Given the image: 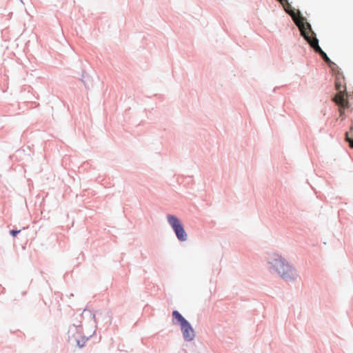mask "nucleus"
Listing matches in <instances>:
<instances>
[{
    "instance_id": "obj_1",
    "label": "nucleus",
    "mask_w": 353,
    "mask_h": 353,
    "mask_svg": "<svg viewBox=\"0 0 353 353\" xmlns=\"http://www.w3.org/2000/svg\"><path fill=\"white\" fill-rule=\"evenodd\" d=\"M288 13L292 17L295 23L301 31V35L308 42L310 46L315 50V52L320 54L323 59L327 64H330L332 61L327 56L326 53L324 52L319 46V41L316 37L315 33L312 31L310 24L306 22L305 19L301 16L296 18L294 12L290 11Z\"/></svg>"
},
{
    "instance_id": "obj_5",
    "label": "nucleus",
    "mask_w": 353,
    "mask_h": 353,
    "mask_svg": "<svg viewBox=\"0 0 353 353\" xmlns=\"http://www.w3.org/2000/svg\"><path fill=\"white\" fill-rule=\"evenodd\" d=\"M181 328L185 340L191 341L194 339L195 336L194 331L188 321L181 325Z\"/></svg>"
},
{
    "instance_id": "obj_3",
    "label": "nucleus",
    "mask_w": 353,
    "mask_h": 353,
    "mask_svg": "<svg viewBox=\"0 0 353 353\" xmlns=\"http://www.w3.org/2000/svg\"><path fill=\"white\" fill-rule=\"evenodd\" d=\"M335 88L338 92L334 99V101L341 108H347L348 101L346 96V87L344 78L341 75L336 77Z\"/></svg>"
},
{
    "instance_id": "obj_6",
    "label": "nucleus",
    "mask_w": 353,
    "mask_h": 353,
    "mask_svg": "<svg viewBox=\"0 0 353 353\" xmlns=\"http://www.w3.org/2000/svg\"><path fill=\"white\" fill-rule=\"evenodd\" d=\"M173 318L177 320V321L180 323V325H183L187 321L182 316V315L178 311H174L172 312Z\"/></svg>"
},
{
    "instance_id": "obj_2",
    "label": "nucleus",
    "mask_w": 353,
    "mask_h": 353,
    "mask_svg": "<svg viewBox=\"0 0 353 353\" xmlns=\"http://www.w3.org/2000/svg\"><path fill=\"white\" fill-rule=\"evenodd\" d=\"M272 264L275 270L285 279H293L296 276V271L281 256L275 258Z\"/></svg>"
},
{
    "instance_id": "obj_9",
    "label": "nucleus",
    "mask_w": 353,
    "mask_h": 353,
    "mask_svg": "<svg viewBox=\"0 0 353 353\" xmlns=\"http://www.w3.org/2000/svg\"><path fill=\"white\" fill-rule=\"evenodd\" d=\"M348 133H349V135H350V134L353 135V128H351L350 132H348Z\"/></svg>"
},
{
    "instance_id": "obj_8",
    "label": "nucleus",
    "mask_w": 353,
    "mask_h": 353,
    "mask_svg": "<svg viewBox=\"0 0 353 353\" xmlns=\"http://www.w3.org/2000/svg\"><path fill=\"white\" fill-rule=\"evenodd\" d=\"M20 232V230H11L10 232V234L12 236H16L17 234H18Z\"/></svg>"
},
{
    "instance_id": "obj_7",
    "label": "nucleus",
    "mask_w": 353,
    "mask_h": 353,
    "mask_svg": "<svg viewBox=\"0 0 353 353\" xmlns=\"http://www.w3.org/2000/svg\"><path fill=\"white\" fill-rule=\"evenodd\" d=\"M345 139L349 143L350 146L353 148V139L349 137V133H346Z\"/></svg>"
},
{
    "instance_id": "obj_4",
    "label": "nucleus",
    "mask_w": 353,
    "mask_h": 353,
    "mask_svg": "<svg viewBox=\"0 0 353 353\" xmlns=\"http://www.w3.org/2000/svg\"><path fill=\"white\" fill-rule=\"evenodd\" d=\"M168 221L174 230L177 238L181 241H185L187 234L179 219L173 215L169 214L168 215Z\"/></svg>"
}]
</instances>
